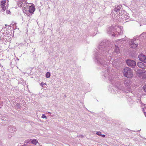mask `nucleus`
Returning <instances> with one entry per match:
<instances>
[{
  "label": "nucleus",
  "mask_w": 146,
  "mask_h": 146,
  "mask_svg": "<svg viewBox=\"0 0 146 146\" xmlns=\"http://www.w3.org/2000/svg\"><path fill=\"white\" fill-rule=\"evenodd\" d=\"M107 43L106 42H101L98 47V52H96L95 55L96 58L98 62L105 66L106 63L103 60V54H104V55L106 56V55L105 54L108 52V50L107 48Z\"/></svg>",
  "instance_id": "f257e3e1"
},
{
  "label": "nucleus",
  "mask_w": 146,
  "mask_h": 146,
  "mask_svg": "<svg viewBox=\"0 0 146 146\" xmlns=\"http://www.w3.org/2000/svg\"><path fill=\"white\" fill-rule=\"evenodd\" d=\"M124 76L128 78H130L133 76L132 70L129 68L126 67L123 70Z\"/></svg>",
  "instance_id": "f03ea898"
},
{
  "label": "nucleus",
  "mask_w": 146,
  "mask_h": 146,
  "mask_svg": "<svg viewBox=\"0 0 146 146\" xmlns=\"http://www.w3.org/2000/svg\"><path fill=\"white\" fill-rule=\"evenodd\" d=\"M8 1L3 0L1 2V6L3 11H4L8 8Z\"/></svg>",
  "instance_id": "7ed1b4c3"
},
{
  "label": "nucleus",
  "mask_w": 146,
  "mask_h": 146,
  "mask_svg": "<svg viewBox=\"0 0 146 146\" xmlns=\"http://www.w3.org/2000/svg\"><path fill=\"white\" fill-rule=\"evenodd\" d=\"M127 65L132 68H134L136 65V63L135 61L131 60H128L126 61Z\"/></svg>",
  "instance_id": "20e7f679"
},
{
  "label": "nucleus",
  "mask_w": 146,
  "mask_h": 146,
  "mask_svg": "<svg viewBox=\"0 0 146 146\" xmlns=\"http://www.w3.org/2000/svg\"><path fill=\"white\" fill-rule=\"evenodd\" d=\"M129 44L130 47L133 48H136L138 45L135 40L134 41L133 40H132L129 42Z\"/></svg>",
  "instance_id": "39448f33"
},
{
  "label": "nucleus",
  "mask_w": 146,
  "mask_h": 146,
  "mask_svg": "<svg viewBox=\"0 0 146 146\" xmlns=\"http://www.w3.org/2000/svg\"><path fill=\"white\" fill-rule=\"evenodd\" d=\"M27 11H29V12L30 13V14H28L27 16H29L32 15V14L35 11V8L34 6L31 5L29 7Z\"/></svg>",
  "instance_id": "423d86ee"
},
{
  "label": "nucleus",
  "mask_w": 146,
  "mask_h": 146,
  "mask_svg": "<svg viewBox=\"0 0 146 146\" xmlns=\"http://www.w3.org/2000/svg\"><path fill=\"white\" fill-rule=\"evenodd\" d=\"M139 60L145 63H146V56L143 54H140L138 56Z\"/></svg>",
  "instance_id": "0eeeda50"
},
{
  "label": "nucleus",
  "mask_w": 146,
  "mask_h": 146,
  "mask_svg": "<svg viewBox=\"0 0 146 146\" xmlns=\"http://www.w3.org/2000/svg\"><path fill=\"white\" fill-rule=\"evenodd\" d=\"M8 131L10 132L13 133L16 130V128L14 126L10 125L8 128Z\"/></svg>",
  "instance_id": "6e6552de"
},
{
  "label": "nucleus",
  "mask_w": 146,
  "mask_h": 146,
  "mask_svg": "<svg viewBox=\"0 0 146 146\" xmlns=\"http://www.w3.org/2000/svg\"><path fill=\"white\" fill-rule=\"evenodd\" d=\"M137 65L140 68L145 69L146 68V66L144 64L141 62H139L137 64Z\"/></svg>",
  "instance_id": "1a4fd4ad"
},
{
  "label": "nucleus",
  "mask_w": 146,
  "mask_h": 146,
  "mask_svg": "<svg viewBox=\"0 0 146 146\" xmlns=\"http://www.w3.org/2000/svg\"><path fill=\"white\" fill-rule=\"evenodd\" d=\"M114 30L115 29L112 27H109V28L107 30L108 33L109 34H111L112 33L114 34Z\"/></svg>",
  "instance_id": "9d476101"
},
{
  "label": "nucleus",
  "mask_w": 146,
  "mask_h": 146,
  "mask_svg": "<svg viewBox=\"0 0 146 146\" xmlns=\"http://www.w3.org/2000/svg\"><path fill=\"white\" fill-rule=\"evenodd\" d=\"M122 6L121 5H116L114 8V11L116 12L119 11L121 9Z\"/></svg>",
  "instance_id": "9b49d317"
},
{
  "label": "nucleus",
  "mask_w": 146,
  "mask_h": 146,
  "mask_svg": "<svg viewBox=\"0 0 146 146\" xmlns=\"http://www.w3.org/2000/svg\"><path fill=\"white\" fill-rule=\"evenodd\" d=\"M26 3V2L25 1H20L18 3V5L20 7L23 8L24 7V5Z\"/></svg>",
  "instance_id": "f8f14e48"
},
{
  "label": "nucleus",
  "mask_w": 146,
  "mask_h": 146,
  "mask_svg": "<svg viewBox=\"0 0 146 146\" xmlns=\"http://www.w3.org/2000/svg\"><path fill=\"white\" fill-rule=\"evenodd\" d=\"M24 7L23 8V12L24 13L26 12L28 10L29 7L30 6L27 5V4L26 3L24 5Z\"/></svg>",
  "instance_id": "ddd939ff"
},
{
  "label": "nucleus",
  "mask_w": 146,
  "mask_h": 146,
  "mask_svg": "<svg viewBox=\"0 0 146 146\" xmlns=\"http://www.w3.org/2000/svg\"><path fill=\"white\" fill-rule=\"evenodd\" d=\"M24 7L23 8V12L24 13L26 12L28 10L29 7L30 6L27 5V4L26 3L24 5Z\"/></svg>",
  "instance_id": "4468645a"
},
{
  "label": "nucleus",
  "mask_w": 146,
  "mask_h": 146,
  "mask_svg": "<svg viewBox=\"0 0 146 146\" xmlns=\"http://www.w3.org/2000/svg\"><path fill=\"white\" fill-rule=\"evenodd\" d=\"M115 47L114 49V51L116 53H119L120 50L118 47V46L116 45H115Z\"/></svg>",
  "instance_id": "2eb2a0df"
},
{
  "label": "nucleus",
  "mask_w": 146,
  "mask_h": 146,
  "mask_svg": "<svg viewBox=\"0 0 146 146\" xmlns=\"http://www.w3.org/2000/svg\"><path fill=\"white\" fill-rule=\"evenodd\" d=\"M32 143L36 145V144L38 143V141L36 139H33L31 142Z\"/></svg>",
  "instance_id": "dca6fc26"
},
{
  "label": "nucleus",
  "mask_w": 146,
  "mask_h": 146,
  "mask_svg": "<svg viewBox=\"0 0 146 146\" xmlns=\"http://www.w3.org/2000/svg\"><path fill=\"white\" fill-rule=\"evenodd\" d=\"M0 120H3L4 121H6L8 120V119L5 117L3 116L0 119Z\"/></svg>",
  "instance_id": "f3484780"
},
{
  "label": "nucleus",
  "mask_w": 146,
  "mask_h": 146,
  "mask_svg": "<svg viewBox=\"0 0 146 146\" xmlns=\"http://www.w3.org/2000/svg\"><path fill=\"white\" fill-rule=\"evenodd\" d=\"M124 84L126 86H128L129 84V82L127 80H125L124 81Z\"/></svg>",
  "instance_id": "a211bd4d"
},
{
  "label": "nucleus",
  "mask_w": 146,
  "mask_h": 146,
  "mask_svg": "<svg viewBox=\"0 0 146 146\" xmlns=\"http://www.w3.org/2000/svg\"><path fill=\"white\" fill-rule=\"evenodd\" d=\"M50 73L49 72H47L46 74V77L47 78H49L50 76Z\"/></svg>",
  "instance_id": "6ab92c4d"
},
{
  "label": "nucleus",
  "mask_w": 146,
  "mask_h": 146,
  "mask_svg": "<svg viewBox=\"0 0 146 146\" xmlns=\"http://www.w3.org/2000/svg\"><path fill=\"white\" fill-rule=\"evenodd\" d=\"M145 35H146V33L143 32L141 35L140 36H141L143 37Z\"/></svg>",
  "instance_id": "aec40b11"
},
{
  "label": "nucleus",
  "mask_w": 146,
  "mask_h": 146,
  "mask_svg": "<svg viewBox=\"0 0 146 146\" xmlns=\"http://www.w3.org/2000/svg\"><path fill=\"white\" fill-rule=\"evenodd\" d=\"M101 133L100 131L97 132L96 133V134L98 135H101Z\"/></svg>",
  "instance_id": "412c9836"
},
{
  "label": "nucleus",
  "mask_w": 146,
  "mask_h": 146,
  "mask_svg": "<svg viewBox=\"0 0 146 146\" xmlns=\"http://www.w3.org/2000/svg\"><path fill=\"white\" fill-rule=\"evenodd\" d=\"M17 107L18 108H19L20 107V104H19V103H17Z\"/></svg>",
  "instance_id": "4be33fe9"
},
{
  "label": "nucleus",
  "mask_w": 146,
  "mask_h": 146,
  "mask_svg": "<svg viewBox=\"0 0 146 146\" xmlns=\"http://www.w3.org/2000/svg\"><path fill=\"white\" fill-rule=\"evenodd\" d=\"M42 117L43 118H46V116L44 114H43L42 115Z\"/></svg>",
  "instance_id": "5701e85b"
},
{
  "label": "nucleus",
  "mask_w": 146,
  "mask_h": 146,
  "mask_svg": "<svg viewBox=\"0 0 146 146\" xmlns=\"http://www.w3.org/2000/svg\"><path fill=\"white\" fill-rule=\"evenodd\" d=\"M6 12L7 14H9L10 13V11L8 10H6Z\"/></svg>",
  "instance_id": "b1692460"
},
{
  "label": "nucleus",
  "mask_w": 146,
  "mask_h": 146,
  "mask_svg": "<svg viewBox=\"0 0 146 146\" xmlns=\"http://www.w3.org/2000/svg\"><path fill=\"white\" fill-rule=\"evenodd\" d=\"M40 84L42 87H43L44 84V83L43 82H42Z\"/></svg>",
  "instance_id": "393cba45"
},
{
  "label": "nucleus",
  "mask_w": 146,
  "mask_h": 146,
  "mask_svg": "<svg viewBox=\"0 0 146 146\" xmlns=\"http://www.w3.org/2000/svg\"><path fill=\"white\" fill-rule=\"evenodd\" d=\"M31 140H29L28 141H27V140H26L25 141V142H27V143H30V141Z\"/></svg>",
  "instance_id": "a878e982"
},
{
  "label": "nucleus",
  "mask_w": 146,
  "mask_h": 146,
  "mask_svg": "<svg viewBox=\"0 0 146 146\" xmlns=\"http://www.w3.org/2000/svg\"><path fill=\"white\" fill-rule=\"evenodd\" d=\"M101 136H102V137H105L106 136V135H102L101 134Z\"/></svg>",
  "instance_id": "bb28decb"
},
{
  "label": "nucleus",
  "mask_w": 146,
  "mask_h": 146,
  "mask_svg": "<svg viewBox=\"0 0 146 146\" xmlns=\"http://www.w3.org/2000/svg\"><path fill=\"white\" fill-rule=\"evenodd\" d=\"M116 34H115V35L114 34H112V35H114L115 36H116Z\"/></svg>",
  "instance_id": "cd10ccee"
},
{
  "label": "nucleus",
  "mask_w": 146,
  "mask_h": 146,
  "mask_svg": "<svg viewBox=\"0 0 146 146\" xmlns=\"http://www.w3.org/2000/svg\"><path fill=\"white\" fill-rule=\"evenodd\" d=\"M80 136L81 137H82V138H83L84 137V136L83 135H81Z\"/></svg>",
  "instance_id": "c85d7f7f"
},
{
  "label": "nucleus",
  "mask_w": 146,
  "mask_h": 146,
  "mask_svg": "<svg viewBox=\"0 0 146 146\" xmlns=\"http://www.w3.org/2000/svg\"><path fill=\"white\" fill-rule=\"evenodd\" d=\"M144 110H146V107L144 108Z\"/></svg>",
  "instance_id": "c756f323"
},
{
  "label": "nucleus",
  "mask_w": 146,
  "mask_h": 146,
  "mask_svg": "<svg viewBox=\"0 0 146 146\" xmlns=\"http://www.w3.org/2000/svg\"><path fill=\"white\" fill-rule=\"evenodd\" d=\"M145 115L146 117V113H145Z\"/></svg>",
  "instance_id": "7c9ffc66"
},
{
  "label": "nucleus",
  "mask_w": 146,
  "mask_h": 146,
  "mask_svg": "<svg viewBox=\"0 0 146 146\" xmlns=\"http://www.w3.org/2000/svg\"><path fill=\"white\" fill-rule=\"evenodd\" d=\"M44 84H45V85H46V83H44Z\"/></svg>",
  "instance_id": "2f4dec72"
},
{
  "label": "nucleus",
  "mask_w": 146,
  "mask_h": 146,
  "mask_svg": "<svg viewBox=\"0 0 146 146\" xmlns=\"http://www.w3.org/2000/svg\"><path fill=\"white\" fill-rule=\"evenodd\" d=\"M64 96H65V97H66V95H64Z\"/></svg>",
  "instance_id": "473e14b6"
},
{
  "label": "nucleus",
  "mask_w": 146,
  "mask_h": 146,
  "mask_svg": "<svg viewBox=\"0 0 146 146\" xmlns=\"http://www.w3.org/2000/svg\"><path fill=\"white\" fill-rule=\"evenodd\" d=\"M120 33L121 34V32H120ZM119 35H120V34H119ZM120 35H121V34H120Z\"/></svg>",
  "instance_id": "72a5a7b5"
},
{
  "label": "nucleus",
  "mask_w": 146,
  "mask_h": 146,
  "mask_svg": "<svg viewBox=\"0 0 146 146\" xmlns=\"http://www.w3.org/2000/svg\"><path fill=\"white\" fill-rule=\"evenodd\" d=\"M49 113H50V112H48Z\"/></svg>",
  "instance_id": "f704fd0d"
}]
</instances>
